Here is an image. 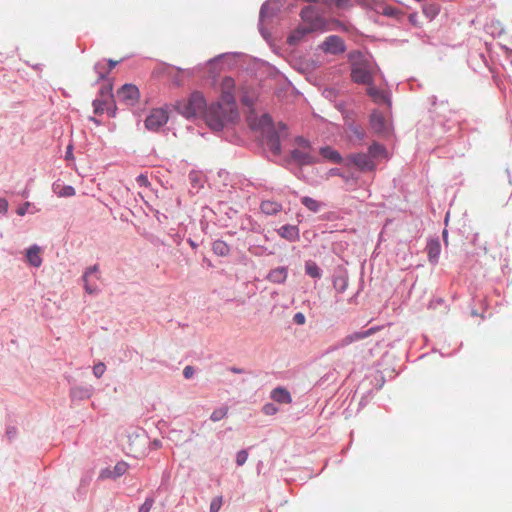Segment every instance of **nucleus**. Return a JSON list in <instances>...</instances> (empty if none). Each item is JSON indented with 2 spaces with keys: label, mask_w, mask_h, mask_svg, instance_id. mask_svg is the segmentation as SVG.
Wrapping results in <instances>:
<instances>
[{
  "label": "nucleus",
  "mask_w": 512,
  "mask_h": 512,
  "mask_svg": "<svg viewBox=\"0 0 512 512\" xmlns=\"http://www.w3.org/2000/svg\"><path fill=\"white\" fill-rule=\"evenodd\" d=\"M239 114L237 106H233L231 102L225 104L223 101L212 103L206 107L204 113V120L206 124L214 131H220L228 123H232L237 120Z\"/></svg>",
  "instance_id": "f257e3e1"
},
{
  "label": "nucleus",
  "mask_w": 512,
  "mask_h": 512,
  "mask_svg": "<svg viewBox=\"0 0 512 512\" xmlns=\"http://www.w3.org/2000/svg\"><path fill=\"white\" fill-rule=\"evenodd\" d=\"M300 16L304 24L295 29L289 36L288 40L291 44L300 41L308 33L327 30V21L319 15L313 6L304 7Z\"/></svg>",
  "instance_id": "f03ea898"
},
{
  "label": "nucleus",
  "mask_w": 512,
  "mask_h": 512,
  "mask_svg": "<svg viewBox=\"0 0 512 512\" xmlns=\"http://www.w3.org/2000/svg\"><path fill=\"white\" fill-rule=\"evenodd\" d=\"M352 63L351 78L355 83L370 85L372 83L371 68L361 52L355 51L348 55Z\"/></svg>",
  "instance_id": "7ed1b4c3"
},
{
  "label": "nucleus",
  "mask_w": 512,
  "mask_h": 512,
  "mask_svg": "<svg viewBox=\"0 0 512 512\" xmlns=\"http://www.w3.org/2000/svg\"><path fill=\"white\" fill-rule=\"evenodd\" d=\"M206 100L201 92H193L187 100L178 102V112L186 118L204 116L206 111Z\"/></svg>",
  "instance_id": "20e7f679"
},
{
  "label": "nucleus",
  "mask_w": 512,
  "mask_h": 512,
  "mask_svg": "<svg viewBox=\"0 0 512 512\" xmlns=\"http://www.w3.org/2000/svg\"><path fill=\"white\" fill-rule=\"evenodd\" d=\"M291 157L299 165H311L318 162L317 154L313 151L309 141L301 137L296 139V148L292 150Z\"/></svg>",
  "instance_id": "39448f33"
},
{
  "label": "nucleus",
  "mask_w": 512,
  "mask_h": 512,
  "mask_svg": "<svg viewBox=\"0 0 512 512\" xmlns=\"http://www.w3.org/2000/svg\"><path fill=\"white\" fill-rule=\"evenodd\" d=\"M169 116L164 108L153 109L145 120V127L150 131H158L168 122Z\"/></svg>",
  "instance_id": "423d86ee"
},
{
  "label": "nucleus",
  "mask_w": 512,
  "mask_h": 512,
  "mask_svg": "<svg viewBox=\"0 0 512 512\" xmlns=\"http://www.w3.org/2000/svg\"><path fill=\"white\" fill-rule=\"evenodd\" d=\"M321 49L325 53L337 55L344 53L346 50L343 39L337 35L328 36L321 44Z\"/></svg>",
  "instance_id": "0eeeda50"
},
{
  "label": "nucleus",
  "mask_w": 512,
  "mask_h": 512,
  "mask_svg": "<svg viewBox=\"0 0 512 512\" xmlns=\"http://www.w3.org/2000/svg\"><path fill=\"white\" fill-rule=\"evenodd\" d=\"M117 97L126 105H134L139 98V90L135 85L125 84L118 90Z\"/></svg>",
  "instance_id": "6e6552de"
},
{
  "label": "nucleus",
  "mask_w": 512,
  "mask_h": 512,
  "mask_svg": "<svg viewBox=\"0 0 512 512\" xmlns=\"http://www.w3.org/2000/svg\"><path fill=\"white\" fill-rule=\"evenodd\" d=\"M235 82L231 77H224L221 81V101L225 104L236 106L234 97Z\"/></svg>",
  "instance_id": "1a4fd4ad"
},
{
  "label": "nucleus",
  "mask_w": 512,
  "mask_h": 512,
  "mask_svg": "<svg viewBox=\"0 0 512 512\" xmlns=\"http://www.w3.org/2000/svg\"><path fill=\"white\" fill-rule=\"evenodd\" d=\"M381 330V327L380 326H376V327H371L369 328L368 330H365V331H358V332H354V333H351L349 335H346L340 342V345L341 346H348L350 344H352L353 342H356V341H360V340H363L369 336H372L373 334L377 333L378 331Z\"/></svg>",
  "instance_id": "9d476101"
},
{
  "label": "nucleus",
  "mask_w": 512,
  "mask_h": 512,
  "mask_svg": "<svg viewBox=\"0 0 512 512\" xmlns=\"http://www.w3.org/2000/svg\"><path fill=\"white\" fill-rule=\"evenodd\" d=\"M349 160L363 171H369L375 168V164L368 154H352L349 156Z\"/></svg>",
  "instance_id": "9b49d317"
},
{
  "label": "nucleus",
  "mask_w": 512,
  "mask_h": 512,
  "mask_svg": "<svg viewBox=\"0 0 512 512\" xmlns=\"http://www.w3.org/2000/svg\"><path fill=\"white\" fill-rule=\"evenodd\" d=\"M370 125L374 132L378 134L386 133L388 130L387 122L382 113L374 111L370 116Z\"/></svg>",
  "instance_id": "f8f14e48"
},
{
  "label": "nucleus",
  "mask_w": 512,
  "mask_h": 512,
  "mask_svg": "<svg viewBox=\"0 0 512 512\" xmlns=\"http://www.w3.org/2000/svg\"><path fill=\"white\" fill-rule=\"evenodd\" d=\"M96 272H98V266L94 265L92 267L87 268L82 276L84 281V289L88 294H96L99 291L98 286L92 283L90 280L91 274Z\"/></svg>",
  "instance_id": "ddd939ff"
},
{
  "label": "nucleus",
  "mask_w": 512,
  "mask_h": 512,
  "mask_svg": "<svg viewBox=\"0 0 512 512\" xmlns=\"http://www.w3.org/2000/svg\"><path fill=\"white\" fill-rule=\"evenodd\" d=\"M288 276L287 268L285 267H277L275 269H272L268 275L267 280L275 283V284H282L286 281Z\"/></svg>",
  "instance_id": "4468645a"
},
{
  "label": "nucleus",
  "mask_w": 512,
  "mask_h": 512,
  "mask_svg": "<svg viewBox=\"0 0 512 512\" xmlns=\"http://www.w3.org/2000/svg\"><path fill=\"white\" fill-rule=\"evenodd\" d=\"M26 258L30 265L40 267L42 264L41 248L37 245L31 246L27 249Z\"/></svg>",
  "instance_id": "2eb2a0df"
},
{
  "label": "nucleus",
  "mask_w": 512,
  "mask_h": 512,
  "mask_svg": "<svg viewBox=\"0 0 512 512\" xmlns=\"http://www.w3.org/2000/svg\"><path fill=\"white\" fill-rule=\"evenodd\" d=\"M271 398L281 404H290L292 402V397L289 391L282 387H277L271 392Z\"/></svg>",
  "instance_id": "dca6fc26"
},
{
  "label": "nucleus",
  "mask_w": 512,
  "mask_h": 512,
  "mask_svg": "<svg viewBox=\"0 0 512 512\" xmlns=\"http://www.w3.org/2000/svg\"><path fill=\"white\" fill-rule=\"evenodd\" d=\"M319 154L327 161H330L332 163H341L342 157L339 154L338 151L334 150L333 148L326 146L322 147L319 151Z\"/></svg>",
  "instance_id": "f3484780"
},
{
  "label": "nucleus",
  "mask_w": 512,
  "mask_h": 512,
  "mask_svg": "<svg viewBox=\"0 0 512 512\" xmlns=\"http://www.w3.org/2000/svg\"><path fill=\"white\" fill-rule=\"evenodd\" d=\"M278 234L289 241H295L299 238V230L293 225H284L278 230Z\"/></svg>",
  "instance_id": "a211bd4d"
},
{
  "label": "nucleus",
  "mask_w": 512,
  "mask_h": 512,
  "mask_svg": "<svg viewBox=\"0 0 512 512\" xmlns=\"http://www.w3.org/2000/svg\"><path fill=\"white\" fill-rule=\"evenodd\" d=\"M260 208L266 215H275L282 210V205L275 201L265 200L262 201Z\"/></svg>",
  "instance_id": "6ab92c4d"
},
{
  "label": "nucleus",
  "mask_w": 512,
  "mask_h": 512,
  "mask_svg": "<svg viewBox=\"0 0 512 512\" xmlns=\"http://www.w3.org/2000/svg\"><path fill=\"white\" fill-rule=\"evenodd\" d=\"M441 246L438 240H431L427 244V253L430 262H437L440 254Z\"/></svg>",
  "instance_id": "aec40b11"
},
{
  "label": "nucleus",
  "mask_w": 512,
  "mask_h": 512,
  "mask_svg": "<svg viewBox=\"0 0 512 512\" xmlns=\"http://www.w3.org/2000/svg\"><path fill=\"white\" fill-rule=\"evenodd\" d=\"M367 93L376 103H389L387 95L374 86L368 85Z\"/></svg>",
  "instance_id": "412c9836"
},
{
  "label": "nucleus",
  "mask_w": 512,
  "mask_h": 512,
  "mask_svg": "<svg viewBox=\"0 0 512 512\" xmlns=\"http://www.w3.org/2000/svg\"><path fill=\"white\" fill-rule=\"evenodd\" d=\"M248 122L252 129H264L265 127H269L271 125L272 120L269 115L264 114L262 115L260 120L256 122V120L253 119L252 115H250L248 117Z\"/></svg>",
  "instance_id": "4be33fe9"
},
{
  "label": "nucleus",
  "mask_w": 512,
  "mask_h": 512,
  "mask_svg": "<svg viewBox=\"0 0 512 512\" xmlns=\"http://www.w3.org/2000/svg\"><path fill=\"white\" fill-rule=\"evenodd\" d=\"M301 203L311 212H318L322 207V203L308 196L302 197Z\"/></svg>",
  "instance_id": "5701e85b"
},
{
  "label": "nucleus",
  "mask_w": 512,
  "mask_h": 512,
  "mask_svg": "<svg viewBox=\"0 0 512 512\" xmlns=\"http://www.w3.org/2000/svg\"><path fill=\"white\" fill-rule=\"evenodd\" d=\"M267 145L273 153H275V154L280 153V151H281L280 139L276 133H272L271 135L268 136Z\"/></svg>",
  "instance_id": "b1692460"
},
{
  "label": "nucleus",
  "mask_w": 512,
  "mask_h": 512,
  "mask_svg": "<svg viewBox=\"0 0 512 512\" xmlns=\"http://www.w3.org/2000/svg\"><path fill=\"white\" fill-rule=\"evenodd\" d=\"M127 464L125 462L117 463L112 471H107L105 477H120L127 471Z\"/></svg>",
  "instance_id": "393cba45"
},
{
  "label": "nucleus",
  "mask_w": 512,
  "mask_h": 512,
  "mask_svg": "<svg viewBox=\"0 0 512 512\" xmlns=\"http://www.w3.org/2000/svg\"><path fill=\"white\" fill-rule=\"evenodd\" d=\"M368 155L370 156L371 159L379 157V156H382L384 158L387 157L385 148L382 145L378 144V143H373L369 147Z\"/></svg>",
  "instance_id": "a878e982"
},
{
  "label": "nucleus",
  "mask_w": 512,
  "mask_h": 512,
  "mask_svg": "<svg viewBox=\"0 0 512 512\" xmlns=\"http://www.w3.org/2000/svg\"><path fill=\"white\" fill-rule=\"evenodd\" d=\"M305 271L312 278H320L321 277V270H320V268L317 266L316 263H314L312 261L306 262V264H305Z\"/></svg>",
  "instance_id": "bb28decb"
},
{
  "label": "nucleus",
  "mask_w": 512,
  "mask_h": 512,
  "mask_svg": "<svg viewBox=\"0 0 512 512\" xmlns=\"http://www.w3.org/2000/svg\"><path fill=\"white\" fill-rule=\"evenodd\" d=\"M55 192L59 197H71L75 195V189L69 185H57V187L55 188Z\"/></svg>",
  "instance_id": "cd10ccee"
},
{
  "label": "nucleus",
  "mask_w": 512,
  "mask_h": 512,
  "mask_svg": "<svg viewBox=\"0 0 512 512\" xmlns=\"http://www.w3.org/2000/svg\"><path fill=\"white\" fill-rule=\"evenodd\" d=\"M213 251L220 256H225L229 253L228 245L223 241H215L213 243Z\"/></svg>",
  "instance_id": "c85d7f7f"
},
{
  "label": "nucleus",
  "mask_w": 512,
  "mask_h": 512,
  "mask_svg": "<svg viewBox=\"0 0 512 512\" xmlns=\"http://www.w3.org/2000/svg\"><path fill=\"white\" fill-rule=\"evenodd\" d=\"M227 414H228V407H226V406L220 407L218 409H215L212 412L210 419L213 422H217V421L224 419L227 416Z\"/></svg>",
  "instance_id": "c756f323"
},
{
  "label": "nucleus",
  "mask_w": 512,
  "mask_h": 512,
  "mask_svg": "<svg viewBox=\"0 0 512 512\" xmlns=\"http://www.w3.org/2000/svg\"><path fill=\"white\" fill-rule=\"evenodd\" d=\"M222 504H223L222 496L213 498L210 503V512H219Z\"/></svg>",
  "instance_id": "7c9ffc66"
},
{
  "label": "nucleus",
  "mask_w": 512,
  "mask_h": 512,
  "mask_svg": "<svg viewBox=\"0 0 512 512\" xmlns=\"http://www.w3.org/2000/svg\"><path fill=\"white\" fill-rule=\"evenodd\" d=\"M105 371H106V366L102 362L95 364L93 367V374L97 378L102 377V375L105 373Z\"/></svg>",
  "instance_id": "2f4dec72"
},
{
  "label": "nucleus",
  "mask_w": 512,
  "mask_h": 512,
  "mask_svg": "<svg viewBox=\"0 0 512 512\" xmlns=\"http://www.w3.org/2000/svg\"><path fill=\"white\" fill-rule=\"evenodd\" d=\"M331 3H334L339 9H350L352 7L350 0H331Z\"/></svg>",
  "instance_id": "473e14b6"
},
{
  "label": "nucleus",
  "mask_w": 512,
  "mask_h": 512,
  "mask_svg": "<svg viewBox=\"0 0 512 512\" xmlns=\"http://www.w3.org/2000/svg\"><path fill=\"white\" fill-rule=\"evenodd\" d=\"M262 410H263L264 414L269 415V416L274 415L278 412V408L272 403L265 404L263 406Z\"/></svg>",
  "instance_id": "72a5a7b5"
},
{
  "label": "nucleus",
  "mask_w": 512,
  "mask_h": 512,
  "mask_svg": "<svg viewBox=\"0 0 512 512\" xmlns=\"http://www.w3.org/2000/svg\"><path fill=\"white\" fill-rule=\"evenodd\" d=\"M247 458H248V453L246 450L239 451L237 453V457H236L237 465L242 466L247 461Z\"/></svg>",
  "instance_id": "f704fd0d"
},
{
  "label": "nucleus",
  "mask_w": 512,
  "mask_h": 512,
  "mask_svg": "<svg viewBox=\"0 0 512 512\" xmlns=\"http://www.w3.org/2000/svg\"><path fill=\"white\" fill-rule=\"evenodd\" d=\"M31 203L30 202H25L23 205H21L20 207H18V209L16 210V213L19 215V216H24L28 209L31 207Z\"/></svg>",
  "instance_id": "c9c22d12"
},
{
  "label": "nucleus",
  "mask_w": 512,
  "mask_h": 512,
  "mask_svg": "<svg viewBox=\"0 0 512 512\" xmlns=\"http://www.w3.org/2000/svg\"><path fill=\"white\" fill-rule=\"evenodd\" d=\"M152 506H153V500L152 499H146V501L140 507L139 512H150Z\"/></svg>",
  "instance_id": "e433bc0d"
},
{
  "label": "nucleus",
  "mask_w": 512,
  "mask_h": 512,
  "mask_svg": "<svg viewBox=\"0 0 512 512\" xmlns=\"http://www.w3.org/2000/svg\"><path fill=\"white\" fill-rule=\"evenodd\" d=\"M294 322L298 325H303L306 321V318L304 316L303 313L301 312H298L294 315V318H293Z\"/></svg>",
  "instance_id": "4c0bfd02"
},
{
  "label": "nucleus",
  "mask_w": 512,
  "mask_h": 512,
  "mask_svg": "<svg viewBox=\"0 0 512 512\" xmlns=\"http://www.w3.org/2000/svg\"><path fill=\"white\" fill-rule=\"evenodd\" d=\"M8 211V202L4 198H0V213L5 214Z\"/></svg>",
  "instance_id": "58836bf2"
},
{
  "label": "nucleus",
  "mask_w": 512,
  "mask_h": 512,
  "mask_svg": "<svg viewBox=\"0 0 512 512\" xmlns=\"http://www.w3.org/2000/svg\"><path fill=\"white\" fill-rule=\"evenodd\" d=\"M194 374V369L192 366H186L183 370V375L186 379H189L193 376Z\"/></svg>",
  "instance_id": "ea45409f"
},
{
  "label": "nucleus",
  "mask_w": 512,
  "mask_h": 512,
  "mask_svg": "<svg viewBox=\"0 0 512 512\" xmlns=\"http://www.w3.org/2000/svg\"><path fill=\"white\" fill-rule=\"evenodd\" d=\"M93 106H94L95 113H100L104 110L103 103L100 100H94Z\"/></svg>",
  "instance_id": "a19ab883"
},
{
  "label": "nucleus",
  "mask_w": 512,
  "mask_h": 512,
  "mask_svg": "<svg viewBox=\"0 0 512 512\" xmlns=\"http://www.w3.org/2000/svg\"><path fill=\"white\" fill-rule=\"evenodd\" d=\"M137 182H138L140 185H144V186H146V185L148 184V179H147V177H146L145 175H142V174H141V175H139V176L137 177Z\"/></svg>",
  "instance_id": "79ce46f5"
},
{
  "label": "nucleus",
  "mask_w": 512,
  "mask_h": 512,
  "mask_svg": "<svg viewBox=\"0 0 512 512\" xmlns=\"http://www.w3.org/2000/svg\"><path fill=\"white\" fill-rule=\"evenodd\" d=\"M189 179H190V181H191L192 185L194 186V185H195V183H197V181H198V176H197V174H196V173H191V174L189 175Z\"/></svg>",
  "instance_id": "37998d69"
},
{
  "label": "nucleus",
  "mask_w": 512,
  "mask_h": 512,
  "mask_svg": "<svg viewBox=\"0 0 512 512\" xmlns=\"http://www.w3.org/2000/svg\"><path fill=\"white\" fill-rule=\"evenodd\" d=\"M242 103L246 106H252L253 105V102L252 100H250L248 97H243L242 98Z\"/></svg>",
  "instance_id": "c03bdc74"
},
{
  "label": "nucleus",
  "mask_w": 512,
  "mask_h": 512,
  "mask_svg": "<svg viewBox=\"0 0 512 512\" xmlns=\"http://www.w3.org/2000/svg\"><path fill=\"white\" fill-rule=\"evenodd\" d=\"M354 132L356 134V136L359 138V139H362L364 137V131L363 130H359L357 128L354 129Z\"/></svg>",
  "instance_id": "a18cd8bd"
},
{
  "label": "nucleus",
  "mask_w": 512,
  "mask_h": 512,
  "mask_svg": "<svg viewBox=\"0 0 512 512\" xmlns=\"http://www.w3.org/2000/svg\"><path fill=\"white\" fill-rule=\"evenodd\" d=\"M71 157H72V147L69 145L67 147L66 158L69 159Z\"/></svg>",
  "instance_id": "49530a36"
},
{
  "label": "nucleus",
  "mask_w": 512,
  "mask_h": 512,
  "mask_svg": "<svg viewBox=\"0 0 512 512\" xmlns=\"http://www.w3.org/2000/svg\"><path fill=\"white\" fill-rule=\"evenodd\" d=\"M117 63V61L109 60V69L112 70L117 65Z\"/></svg>",
  "instance_id": "de8ad7c7"
},
{
  "label": "nucleus",
  "mask_w": 512,
  "mask_h": 512,
  "mask_svg": "<svg viewBox=\"0 0 512 512\" xmlns=\"http://www.w3.org/2000/svg\"><path fill=\"white\" fill-rule=\"evenodd\" d=\"M345 287H346V283L344 282L343 286L341 287V291H343L345 289Z\"/></svg>",
  "instance_id": "09e8293b"
},
{
  "label": "nucleus",
  "mask_w": 512,
  "mask_h": 512,
  "mask_svg": "<svg viewBox=\"0 0 512 512\" xmlns=\"http://www.w3.org/2000/svg\"><path fill=\"white\" fill-rule=\"evenodd\" d=\"M22 196L26 197V196H27V192H26V191H24V192L22 193Z\"/></svg>",
  "instance_id": "8fccbe9b"
}]
</instances>
